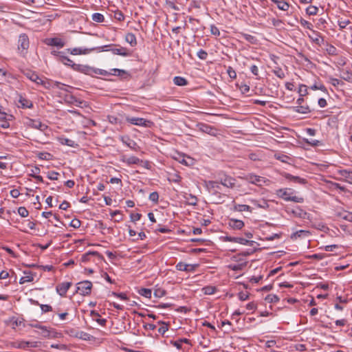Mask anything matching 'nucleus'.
Instances as JSON below:
<instances>
[{
    "instance_id": "obj_1",
    "label": "nucleus",
    "mask_w": 352,
    "mask_h": 352,
    "mask_svg": "<svg viewBox=\"0 0 352 352\" xmlns=\"http://www.w3.org/2000/svg\"><path fill=\"white\" fill-rule=\"evenodd\" d=\"M290 190V189L280 188L276 190V195L281 199L287 201H292L296 203H302L304 201V199L301 197L291 196Z\"/></svg>"
},
{
    "instance_id": "obj_2",
    "label": "nucleus",
    "mask_w": 352,
    "mask_h": 352,
    "mask_svg": "<svg viewBox=\"0 0 352 352\" xmlns=\"http://www.w3.org/2000/svg\"><path fill=\"white\" fill-rule=\"evenodd\" d=\"M244 179L248 182L250 184L256 185L258 186H261L263 184H265L268 182L265 177L256 175L254 173H248L245 175Z\"/></svg>"
},
{
    "instance_id": "obj_3",
    "label": "nucleus",
    "mask_w": 352,
    "mask_h": 352,
    "mask_svg": "<svg viewBox=\"0 0 352 352\" xmlns=\"http://www.w3.org/2000/svg\"><path fill=\"white\" fill-rule=\"evenodd\" d=\"M92 283L89 280H84L77 284V292L82 296H87L91 294Z\"/></svg>"
},
{
    "instance_id": "obj_4",
    "label": "nucleus",
    "mask_w": 352,
    "mask_h": 352,
    "mask_svg": "<svg viewBox=\"0 0 352 352\" xmlns=\"http://www.w3.org/2000/svg\"><path fill=\"white\" fill-rule=\"evenodd\" d=\"M126 119L127 122L137 126L150 128L153 125V122L142 118L127 117Z\"/></svg>"
},
{
    "instance_id": "obj_5",
    "label": "nucleus",
    "mask_w": 352,
    "mask_h": 352,
    "mask_svg": "<svg viewBox=\"0 0 352 352\" xmlns=\"http://www.w3.org/2000/svg\"><path fill=\"white\" fill-rule=\"evenodd\" d=\"M30 42L28 36L25 34H22L19 36L18 40V50L21 54H25L29 47Z\"/></svg>"
},
{
    "instance_id": "obj_6",
    "label": "nucleus",
    "mask_w": 352,
    "mask_h": 352,
    "mask_svg": "<svg viewBox=\"0 0 352 352\" xmlns=\"http://www.w3.org/2000/svg\"><path fill=\"white\" fill-rule=\"evenodd\" d=\"M197 126L199 130L203 133H207L212 136H217V135L218 134V130L208 124L204 123H198Z\"/></svg>"
},
{
    "instance_id": "obj_7",
    "label": "nucleus",
    "mask_w": 352,
    "mask_h": 352,
    "mask_svg": "<svg viewBox=\"0 0 352 352\" xmlns=\"http://www.w3.org/2000/svg\"><path fill=\"white\" fill-rule=\"evenodd\" d=\"M25 124L28 126H30L34 129H39L41 131H44L47 129V126L45 124H43L38 120H33L30 118H26V121L25 122Z\"/></svg>"
},
{
    "instance_id": "obj_8",
    "label": "nucleus",
    "mask_w": 352,
    "mask_h": 352,
    "mask_svg": "<svg viewBox=\"0 0 352 352\" xmlns=\"http://www.w3.org/2000/svg\"><path fill=\"white\" fill-rule=\"evenodd\" d=\"M110 47H111V45H104V46L100 47V49H101L102 51L109 50L113 54L120 55L122 56H127L129 55L128 50L125 47H120L119 48L114 47V48H111V49H107Z\"/></svg>"
},
{
    "instance_id": "obj_9",
    "label": "nucleus",
    "mask_w": 352,
    "mask_h": 352,
    "mask_svg": "<svg viewBox=\"0 0 352 352\" xmlns=\"http://www.w3.org/2000/svg\"><path fill=\"white\" fill-rule=\"evenodd\" d=\"M198 266V264H186L183 262H179L176 265L175 267L179 271L194 272Z\"/></svg>"
},
{
    "instance_id": "obj_10",
    "label": "nucleus",
    "mask_w": 352,
    "mask_h": 352,
    "mask_svg": "<svg viewBox=\"0 0 352 352\" xmlns=\"http://www.w3.org/2000/svg\"><path fill=\"white\" fill-rule=\"evenodd\" d=\"M16 104L18 108L25 109V108H32L33 104L32 101L27 99L26 98L19 96L18 100L16 101Z\"/></svg>"
},
{
    "instance_id": "obj_11",
    "label": "nucleus",
    "mask_w": 352,
    "mask_h": 352,
    "mask_svg": "<svg viewBox=\"0 0 352 352\" xmlns=\"http://www.w3.org/2000/svg\"><path fill=\"white\" fill-rule=\"evenodd\" d=\"M311 33L308 34L309 38L318 46H321L324 42V38L321 34L314 30H311Z\"/></svg>"
},
{
    "instance_id": "obj_12",
    "label": "nucleus",
    "mask_w": 352,
    "mask_h": 352,
    "mask_svg": "<svg viewBox=\"0 0 352 352\" xmlns=\"http://www.w3.org/2000/svg\"><path fill=\"white\" fill-rule=\"evenodd\" d=\"M71 285L70 282L61 283L56 286V292L60 296H65Z\"/></svg>"
},
{
    "instance_id": "obj_13",
    "label": "nucleus",
    "mask_w": 352,
    "mask_h": 352,
    "mask_svg": "<svg viewBox=\"0 0 352 352\" xmlns=\"http://www.w3.org/2000/svg\"><path fill=\"white\" fill-rule=\"evenodd\" d=\"M96 50V47H90V48H78V47H74L73 49H69L70 54L73 55H80V54H87L90 53L91 52Z\"/></svg>"
},
{
    "instance_id": "obj_14",
    "label": "nucleus",
    "mask_w": 352,
    "mask_h": 352,
    "mask_svg": "<svg viewBox=\"0 0 352 352\" xmlns=\"http://www.w3.org/2000/svg\"><path fill=\"white\" fill-rule=\"evenodd\" d=\"M72 68L85 74H91L92 67L87 65L72 64Z\"/></svg>"
},
{
    "instance_id": "obj_15",
    "label": "nucleus",
    "mask_w": 352,
    "mask_h": 352,
    "mask_svg": "<svg viewBox=\"0 0 352 352\" xmlns=\"http://www.w3.org/2000/svg\"><path fill=\"white\" fill-rule=\"evenodd\" d=\"M228 225L231 228H232L234 230H241L244 227L245 223L241 220L230 219L229 220Z\"/></svg>"
},
{
    "instance_id": "obj_16",
    "label": "nucleus",
    "mask_w": 352,
    "mask_h": 352,
    "mask_svg": "<svg viewBox=\"0 0 352 352\" xmlns=\"http://www.w3.org/2000/svg\"><path fill=\"white\" fill-rule=\"evenodd\" d=\"M220 184L228 188H233L235 184V179L229 176H225L224 178L220 179Z\"/></svg>"
},
{
    "instance_id": "obj_17",
    "label": "nucleus",
    "mask_w": 352,
    "mask_h": 352,
    "mask_svg": "<svg viewBox=\"0 0 352 352\" xmlns=\"http://www.w3.org/2000/svg\"><path fill=\"white\" fill-rule=\"evenodd\" d=\"M283 176L289 180V181H292V182H296V183H299V184H304L306 183V179H303V178H300L298 176H294L288 173H284L283 174Z\"/></svg>"
},
{
    "instance_id": "obj_18",
    "label": "nucleus",
    "mask_w": 352,
    "mask_h": 352,
    "mask_svg": "<svg viewBox=\"0 0 352 352\" xmlns=\"http://www.w3.org/2000/svg\"><path fill=\"white\" fill-rule=\"evenodd\" d=\"M46 44L48 45L56 46L58 47H63L65 45L63 40L60 38H48L46 41Z\"/></svg>"
},
{
    "instance_id": "obj_19",
    "label": "nucleus",
    "mask_w": 352,
    "mask_h": 352,
    "mask_svg": "<svg viewBox=\"0 0 352 352\" xmlns=\"http://www.w3.org/2000/svg\"><path fill=\"white\" fill-rule=\"evenodd\" d=\"M121 140L122 142L131 149L133 151H138V149L139 148V146H138L137 143L135 141L130 140L129 137H122Z\"/></svg>"
},
{
    "instance_id": "obj_20",
    "label": "nucleus",
    "mask_w": 352,
    "mask_h": 352,
    "mask_svg": "<svg viewBox=\"0 0 352 352\" xmlns=\"http://www.w3.org/2000/svg\"><path fill=\"white\" fill-rule=\"evenodd\" d=\"M179 162L188 166H191L195 165V160L192 157H190L188 155H183L181 157V159L179 160Z\"/></svg>"
},
{
    "instance_id": "obj_21",
    "label": "nucleus",
    "mask_w": 352,
    "mask_h": 352,
    "mask_svg": "<svg viewBox=\"0 0 352 352\" xmlns=\"http://www.w3.org/2000/svg\"><path fill=\"white\" fill-rule=\"evenodd\" d=\"M91 316L94 320L96 321L101 326H105L107 320L105 318H100V314L96 311H91Z\"/></svg>"
},
{
    "instance_id": "obj_22",
    "label": "nucleus",
    "mask_w": 352,
    "mask_h": 352,
    "mask_svg": "<svg viewBox=\"0 0 352 352\" xmlns=\"http://www.w3.org/2000/svg\"><path fill=\"white\" fill-rule=\"evenodd\" d=\"M278 7V9L287 11L289 8V4L285 0H271Z\"/></svg>"
},
{
    "instance_id": "obj_23",
    "label": "nucleus",
    "mask_w": 352,
    "mask_h": 352,
    "mask_svg": "<svg viewBox=\"0 0 352 352\" xmlns=\"http://www.w3.org/2000/svg\"><path fill=\"white\" fill-rule=\"evenodd\" d=\"M122 161L128 165L131 164H139L140 163H143V160H140L138 157L135 156H131L128 158L123 157Z\"/></svg>"
},
{
    "instance_id": "obj_24",
    "label": "nucleus",
    "mask_w": 352,
    "mask_h": 352,
    "mask_svg": "<svg viewBox=\"0 0 352 352\" xmlns=\"http://www.w3.org/2000/svg\"><path fill=\"white\" fill-rule=\"evenodd\" d=\"M26 76L30 80L36 82L38 85L41 84L43 82L42 79L36 74L34 72H28L26 73Z\"/></svg>"
},
{
    "instance_id": "obj_25",
    "label": "nucleus",
    "mask_w": 352,
    "mask_h": 352,
    "mask_svg": "<svg viewBox=\"0 0 352 352\" xmlns=\"http://www.w3.org/2000/svg\"><path fill=\"white\" fill-rule=\"evenodd\" d=\"M58 140H59L60 143L63 145H67V146H69L71 147H75V146H78V144H76L75 141H74L71 139L67 138L61 137V138H59Z\"/></svg>"
},
{
    "instance_id": "obj_26",
    "label": "nucleus",
    "mask_w": 352,
    "mask_h": 352,
    "mask_svg": "<svg viewBox=\"0 0 352 352\" xmlns=\"http://www.w3.org/2000/svg\"><path fill=\"white\" fill-rule=\"evenodd\" d=\"M125 41L131 45V46H135L137 45L136 37L133 33H128L125 36Z\"/></svg>"
},
{
    "instance_id": "obj_27",
    "label": "nucleus",
    "mask_w": 352,
    "mask_h": 352,
    "mask_svg": "<svg viewBox=\"0 0 352 352\" xmlns=\"http://www.w3.org/2000/svg\"><path fill=\"white\" fill-rule=\"evenodd\" d=\"M10 126V123L5 118V111H0V126L3 129H8Z\"/></svg>"
},
{
    "instance_id": "obj_28",
    "label": "nucleus",
    "mask_w": 352,
    "mask_h": 352,
    "mask_svg": "<svg viewBox=\"0 0 352 352\" xmlns=\"http://www.w3.org/2000/svg\"><path fill=\"white\" fill-rule=\"evenodd\" d=\"M173 82L176 85L178 86H184L188 84L187 80L181 76H175L173 79Z\"/></svg>"
},
{
    "instance_id": "obj_29",
    "label": "nucleus",
    "mask_w": 352,
    "mask_h": 352,
    "mask_svg": "<svg viewBox=\"0 0 352 352\" xmlns=\"http://www.w3.org/2000/svg\"><path fill=\"white\" fill-rule=\"evenodd\" d=\"M246 262H243L241 263L238 264H230L229 265V268L233 271H241L246 266Z\"/></svg>"
},
{
    "instance_id": "obj_30",
    "label": "nucleus",
    "mask_w": 352,
    "mask_h": 352,
    "mask_svg": "<svg viewBox=\"0 0 352 352\" xmlns=\"http://www.w3.org/2000/svg\"><path fill=\"white\" fill-rule=\"evenodd\" d=\"M292 213L295 214L296 217L305 219L307 213L300 208L297 207L295 210H292Z\"/></svg>"
},
{
    "instance_id": "obj_31",
    "label": "nucleus",
    "mask_w": 352,
    "mask_h": 352,
    "mask_svg": "<svg viewBox=\"0 0 352 352\" xmlns=\"http://www.w3.org/2000/svg\"><path fill=\"white\" fill-rule=\"evenodd\" d=\"M216 291L217 288L214 286L208 285L202 288V292L206 295L213 294L216 292Z\"/></svg>"
},
{
    "instance_id": "obj_32",
    "label": "nucleus",
    "mask_w": 352,
    "mask_h": 352,
    "mask_svg": "<svg viewBox=\"0 0 352 352\" xmlns=\"http://www.w3.org/2000/svg\"><path fill=\"white\" fill-rule=\"evenodd\" d=\"M298 93L300 97L307 96L308 94V87L305 85L300 84L298 87Z\"/></svg>"
},
{
    "instance_id": "obj_33",
    "label": "nucleus",
    "mask_w": 352,
    "mask_h": 352,
    "mask_svg": "<svg viewBox=\"0 0 352 352\" xmlns=\"http://www.w3.org/2000/svg\"><path fill=\"white\" fill-rule=\"evenodd\" d=\"M234 210L239 212L249 211L251 212V207L245 204H238L234 206Z\"/></svg>"
},
{
    "instance_id": "obj_34",
    "label": "nucleus",
    "mask_w": 352,
    "mask_h": 352,
    "mask_svg": "<svg viewBox=\"0 0 352 352\" xmlns=\"http://www.w3.org/2000/svg\"><path fill=\"white\" fill-rule=\"evenodd\" d=\"M235 243H238L242 245H252L254 241L242 237H235Z\"/></svg>"
},
{
    "instance_id": "obj_35",
    "label": "nucleus",
    "mask_w": 352,
    "mask_h": 352,
    "mask_svg": "<svg viewBox=\"0 0 352 352\" xmlns=\"http://www.w3.org/2000/svg\"><path fill=\"white\" fill-rule=\"evenodd\" d=\"M309 231L300 230L298 231H296V232L293 233L291 236L292 239H297L298 237H302L304 236H307L309 234Z\"/></svg>"
},
{
    "instance_id": "obj_36",
    "label": "nucleus",
    "mask_w": 352,
    "mask_h": 352,
    "mask_svg": "<svg viewBox=\"0 0 352 352\" xmlns=\"http://www.w3.org/2000/svg\"><path fill=\"white\" fill-rule=\"evenodd\" d=\"M340 175L345 177L346 179L349 182L352 183V171H349L347 170H342L340 171Z\"/></svg>"
},
{
    "instance_id": "obj_37",
    "label": "nucleus",
    "mask_w": 352,
    "mask_h": 352,
    "mask_svg": "<svg viewBox=\"0 0 352 352\" xmlns=\"http://www.w3.org/2000/svg\"><path fill=\"white\" fill-rule=\"evenodd\" d=\"M139 294L142 296H144L148 298H151V294H152V291L151 289L142 288L141 289L139 290Z\"/></svg>"
},
{
    "instance_id": "obj_38",
    "label": "nucleus",
    "mask_w": 352,
    "mask_h": 352,
    "mask_svg": "<svg viewBox=\"0 0 352 352\" xmlns=\"http://www.w3.org/2000/svg\"><path fill=\"white\" fill-rule=\"evenodd\" d=\"M351 23V21L349 19H340L338 21V24L340 30L346 28V27Z\"/></svg>"
},
{
    "instance_id": "obj_39",
    "label": "nucleus",
    "mask_w": 352,
    "mask_h": 352,
    "mask_svg": "<svg viewBox=\"0 0 352 352\" xmlns=\"http://www.w3.org/2000/svg\"><path fill=\"white\" fill-rule=\"evenodd\" d=\"M92 20L97 23H102L104 20V16L100 13H94L92 14Z\"/></svg>"
},
{
    "instance_id": "obj_40",
    "label": "nucleus",
    "mask_w": 352,
    "mask_h": 352,
    "mask_svg": "<svg viewBox=\"0 0 352 352\" xmlns=\"http://www.w3.org/2000/svg\"><path fill=\"white\" fill-rule=\"evenodd\" d=\"M326 51L328 54L334 56L337 54V49L332 45L327 44Z\"/></svg>"
},
{
    "instance_id": "obj_41",
    "label": "nucleus",
    "mask_w": 352,
    "mask_h": 352,
    "mask_svg": "<svg viewBox=\"0 0 352 352\" xmlns=\"http://www.w3.org/2000/svg\"><path fill=\"white\" fill-rule=\"evenodd\" d=\"M37 156L40 160H51L52 155L47 152H40L38 153Z\"/></svg>"
},
{
    "instance_id": "obj_42",
    "label": "nucleus",
    "mask_w": 352,
    "mask_h": 352,
    "mask_svg": "<svg viewBox=\"0 0 352 352\" xmlns=\"http://www.w3.org/2000/svg\"><path fill=\"white\" fill-rule=\"evenodd\" d=\"M242 36L243 38H245L247 41L250 42V43L254 44L256 43V38L255 36L248 34H243Z\"/></svg>"
},
{
    "instance_id": "obj_43",
    "label": "nucleus",
    "mask_w": 352,
    "mask_h": 352,
    "mask_svg": "<svg viewBox=\"0 0 352 352\" xmlns=\"http://www.w3.org/2000/svg\"><path fill=\"white\" fill-rule=\"evenodd\" d=\"M92 73L96 74L102 75V76H108L110 74V72H108L106 70L101 69H96V68H94V67H92L91 74Z\"/></svg>"
},
{
    "instance_id": "obj_44",
    "label": "nucleus",
    "mask_w": 352,
    "mask_h": 352,
    "mask_svg": "<svg viewBox=\"0 0 352 352\" xmlns=\"http://www.w3.org/2000/svg\"><path fill=\"white\" fill-rule=\"evenodd\" d=\"M274 74L279 78H284L285 75L283 69L280 67H276L273 70Z\"/></svg>"
},
{
    "instance_id": "obj_45",
    "label": "nucleus",
    "mask_w": 352,
    "mask_h": 352,
    "mask_svg": "<svg viewBox=\"0 0 352 352\" xmlns=\"http://www.w3.org/2000/svg\"><path fill=\"white\" fill-rule=\"evenodd\" d=\"M111 72H110L109 75L122 76V75L126 74V71H124L123 69H111Z\"/></svg>"
},
{
    "instance_id": "obj_46",
    "label": "nucleus",
    "mask_w": 352,
    "mask_h": 352,
    "mask_svg": "<svg viewBox=\"0 0 352 352\" xmlns=\"http://www.w3.org/2000/svg\"><path fill=\"white\" fill-rule=\"evenodd\" d=\"M265 300L268 302H276L279 301V298L275 294H269L266 296Z\"/></svg>"
},
{
    "instance_id": "obj_47",
    "label": "nucleus",
    "mask_w": 352,
    "mask_h": 352,
    "mask_svg": "<svg viewBox=\"0 0 352 352\" xmlns=\"http://www.w3.org/2000/svg\"><path fill=\"white\" fill-rule=\"evenodd\" d=\"M306 11L309 15H315L317 14L318 8L316 6H310L307 8Z\"/></svg>"
},
{
    "instance_id": "obj_48",
    "label": "nucleus",
    "mask_w": 352,
    "mask_h": 352,
    "mask_svg": "<svg viewBox=\"0 0 352 352\" xmlns=\"http://www.w3.org/2000/svg\"><path fill=\"white\" fill-rule=\"evenodd\" d=\"M18 213L22 217H26L29 214L28 210L23 206H21L18 208Z\"/></svg>"
},
{
    "instance_id": "obj_49",
    "label": "nucleus",
    "mask_w": 352,
    "mask_h": 352,
    "mask_svg": "<svg viewBox=\"0 0 352 352\" xmlns=\"http://www.w3.org/2000/svg\"><path fill=\"white\" fill-rule=\"evenodd\" d=\"M309 89H312V90H317V89H319V90L322 91H323V92H324V93H327V90L326 87H325L323 85H322V84H320V85H318L317 84H315V85H314L311 86V87H309Z\"/></svg>"
},
{
    "instance_id": "obj_50",
    "label": "nucleus",
    "mask_w": 352,
    "mask_h": 352,
    "mask_svg": "<svg viewBox=\"0 0 352 352\" xmlns=\"http://www.w3.org/2000/svg\"><path fill=\"white\" fill-rule=\"evenodd\" d=\"M165 294H166V291L161 288L156 289L154 292V296L156 298H162L164 296H165Z\"/></svg>"
},
{
    "instance_id": "obj_51",
    "label": "nucleus",
    "mask_w": 352,
    "mask_h": 352,
    "mask_svg": "<svg viewBox=\"0 0 352 352\" xmlns=\"http://www.w3.org/2000/svg\"><path fill=\"white\" fill-rule=\"evenodd\" d=\"M250 294L248 292H240L238 294V297L240 300L244 301L249 298Z\"/></svg>"
},
{
    "instance_id": "obj_52",
    "label": "nucleus",
    "mask_w": 352,
    "mask_h": 352,
    "mask_svg": "<svg viewBox=\"0 0 352 352\" xmlns=\"http://www.w3.org/2000/svg\"><path fill=\"white\" fill-rule=\"evenodd\" d=\"M32 280H33V276L32 275L25 276H23L20 278L19 283L24 284L25 283L32 282Z\"/></svg>"
},
{
    "instance_id": "obj_53",
    "label": "nucleus",
    "mask_w": 352,
    "mask_h": 352,
    "mask_svg": "<svg viewBox=\"0 0 352 352\" xmlns=\"http://www.w3.org/2000/svg\"><path fill=\"white\" fill-rule=\"evenodd\" d=\"M149 199L155 203H157L159 199V194L157 192H153L149 195Z\"/></svg>"
},
{
    "instance_id": "obj_54",
    "label": "nucleus",
    "mask_w": 352,
    "mask_h": 352,
    "mask_svg": "<svg viewBox=\"0 0 352 352\" xmlns=\"http://www.w3.org/2000/svg\"><path fill=\"white\" fill-rule=\"evenodd\" d=\"M59 173L55 171H51L48 173L47 177L50 180H58V176Z\"/></svg>"
},
{
    "instance_id": "obj_55",
    "label": "nucleus",
    "mask_w": 352,
    "mask_h": 352,
    "mask_svg": "<svg viewBox=\"0 0 352 352\" xmlns=\"http://www.w3.org/2000/svg\"><path fill=\"white\" fill-rule=\"evenodd\" d=\"M340 217L345 220H347L349 221H352V213L351 212H345L344 213L340 214Z\"/></svg>"
},
{
    "instance_id": "obj_56",
    "label": "nucleus",
    "mask_w": 352,
    "mask_h": 352,
    "mask_svg": "<svg viewBox=\"0 0 352 352\" xmlns=\"http://www.w3.org/2000/svg\"><path fill=\"white\" fill-rule=\"evenodd\" d=\"M197 56L201 60H206L208 56V53L204 50H200L197 52Z\"/></svg>"
},
{
    "instance_id": "obj_57",
    "label": "nucleus",
    "mask_w": 352,
    "mask_h": 352,
    "mask_svg": "<svg viewBox=\"0 0 352 352\" xmlns=\"http://www.w3.org/2000/svg\"><path fill=\"white\" fill-rule=\"evenodd\" d=\"M275 157L282 162H287V160L289 159V156L283 154L275 155Z\"/></svg>"
},
{
    "instance_id": "obj_58",
    "label": "nucleus",
    "mask_w": 352,
    "mask_h": 352,
    "mask_svg": "<svg viewBox=\"0 0 352 352\" xmlns=\"http://www.w3.org/2000/svg\"><path fill=\"white\" fill-rule=\"evenodd\" d=\"M108 120L112 124L121 123L120 118L113 116H108Z\"/></svg>"
},
{
    "instance_id": "obj_59",
    "label": "nucleus",
    "mask_w": 352,
    "mask_h": 352,
    "mask_svg": "<svg viewBox=\"0 0 352 352\" xmlns=\"http://www.w3.org/2000/svg\"><path fill=\"white\" fill-rule=\"evenodd\" d=\"M41 172V169L38 166H34V168H32L31 170V173L30 174V175L32 177H34V176H37L38 175V174L40 173Z\"/></svg>"
},
{
    "instance_id": "obj_60",
    "label": "nucleus",
    "mask_w": 352,
    "mask_h": 352,
    "mask_svg": "<svg viewBox=\"0 0 352 352\" xmlns=\"http://www.w3.org/2000/svg\"><path fill=\"white\" fill-rule=\"evenodd\" d=\"M61 61L65 65H69V66H72V64H74L71 59H69V58H67L66 56H62L61 57Z\"/></svg>"
},
{
    "instance_id": "obj_61",
    "label": "nucleus",
    "mask_w": 352,
    "mask_h": 352,
    "mask_svg": "<svg viewBox=\"0 0 352 352\" xmlns=\"http://www.w3.org/2000/svg\"><path fill=\"white\" fill-rule=\"evenodd\" d=\"M142 215L140 213H132L130 215L132 221L135 222L140 219Z\"/></svg>"
},
{
    "instance_id": "obj_62",
    "label": "nucleus",
    "mask_w": 352,
    "mask_h": 352,
    "mask_svg": "<svg viewBox=\"0 0 352 352\" xmlns=\"http://www.w3.org/2000/svg\"><path fill=\"white\" fill-rule=\"evenodd\" d=\"M111 295L116 296V297L120 298L121 300H126L127 299L126 294L124 293H116V292H113L111 293Z\"/></svg>"
},
{
    "instance_id": "obj_63",
    "label": "nucleus",
    "mask_w": 352,
    "mask_h": 352,
    "mask_svg": "<svg viewBox=\"0 0 352 352\" xmlns=\"http://www.w3.org/2000/svg\"><path fill=\"white\" fill-rule=\"evenodd\" d=\"M210 32L212 34L215 36H219L220 34L219 29L214 25H210Z\"/></svg>"
},
{
    "instance_id": "obj_64",
    "label": "nucleus",
    "mask_w": 352,
    "mask_h": 352,
    "mask_svg": "<svg viewBox=\"0 0 352 352\" xmlns=\"http://www.w3.org/2000/svg\"><path fill=\"white\" fill-rule=\"evenodd\" d=\"M80 224V221L78 219H74L71 221L70 226L74 228H78Z\"/></svg>"
}]
</instances>
